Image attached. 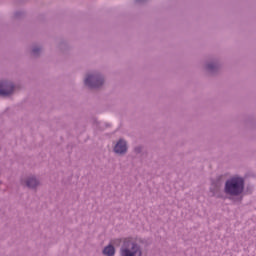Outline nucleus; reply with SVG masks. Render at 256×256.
Here are the masks:
<instances>
[{
	"label": "nucleus",
	"instance_id": "obj_2",
	"mask_svg": "<svg viewBox=\"0 0 256 256\" xmlns=\"http://www.w3.org/2000/svg\"><path fill=\"white\" fill-rule=\"evenodd\" d=\"M245 189V180L241 177H232L225 184V193L227 195H241Z\"/></svg>",
	"mask_w": 256,
	"mask_h": 256
},
{
	"label": "nucleus",
	"instance_id": "obj_8",
	"mask_svg": "<svg viewBox=\"0 0 256 256\" xmlns=\"http://www.w3.org/2000/svg\"><path fill=\"white\" fill-rule=\"evenodd\" d=\"M33 53H37V49H34V50H33Z\"/></svg>",
	"mask_w": 256,
	"mask_h": 256
},
{
	"label": "nucleus",
	"instance_id": "obj_4",
	"mask_svg": "<svg viewBox=\"0 0 256 256\" xmlns=\"http://www.w3.org/2000/svg\"><path fill=\"white\" fill-rule=\"evenodd\" d=\"M113 245L119 247V245H121V239L117 238L112 240L110 244L103 249V255L115 256V247Z\"/></svg>",
	"mask_w": 256,
	"mask_h": 256
},
{
	"label": "nucleus",
	"instance_id": "obj_5",
	"mask_svg": "<svg viewBox=\"0 0 256 256\" xmlns=\"http://www.w3.org/2000/svg\"><path fill=\"white\" fill-rule=\"evenodd\" d=\"M15 91V86L12 83L2 82L0 84V95L2 97H7V95H11Z\"/></svg>",
	"mask_w": 256,
	"mask_h": 256
},
{
	"label": "nucleus",
	"instance_id": "obj_6",
	"mask_svg": "<svg viewBox=\"0 0 256 256\" xmlns=\"http://www.w3.org/2000/svg\"><path fill=\"white\" fill-rule=\"evenodd\" d=\"M115 153H118L119 155L127 152V142L125 140H119L117 144L114 147Z\"/></svg>",
	"mask_w": 256,
	"mask_h": 256
},
{
	"label": "nucleus",
	"instance_id": "obj_7",
	"mask_svg": "<svg viewBox=\"0 0 256 256\" xmlns=\"http://www.w3.org/2000/svg\"><path fill=\"white\" fill-rule=\"evenodd\" d=\"M26 185L29 187V189H35L37 185H39V182L35 177H30L26 180Z\"/></svg>",
	"mask_w": 256,
	"mask_h": 256
},
{
	"label": "nucleus",
	"instance_id": "obj_3",
	"mask_svg": "<svg viewBox=\"0 0 256 256\" xmlns=\"http://www.w3.org/2000/svg\"><path fill=\"white\" fill-rule=\"evenodd\" d=\"M87 87L90 89H97L103 85V78L99 75H88L84 81Z\"/></svg>",
	"mask_w": 256,
	"mask_h": 256
},
{
	"label": "nucleus",
	"instance_id": "obj_1",
	"mask_svg": "<svg viewBox=\"0 0 256 256\" xmlns=\"http://www.w3.org/2000/svg\"><path fill=\"white\" fill-rule=\"evenodd\" d=\"M120 256H143V250L137 243V239L125 238L120 249Z\"/></svg>",
	"mask_w": 256,
	"mask_h": 256
}]
</instances>
